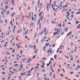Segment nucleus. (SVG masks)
<instances>
[{
    "mask_svg": "<svg viewBox=\"0 0 80 80\" xmlns=\"http://www.w3.org/2000/svg\"><path fill=\"white\" fill-rule=\"evenodd\" d=\"M8 35H10V32H8V33H7L5 34L6 36H7Z\"/></svg>",
    "mask_w": 80,
    "mask_h": 80,
    "instance_id": "bb28decb",
    "label": "nucleus"
},
{
    "mask_svg": "<svg viewBox=\"0 0 80 80\" xmlns=\"http://www.w3.org/2000/svg\"><path fill=\"white\" fill-rule=\"evenodd\" d=\"M31 60H32V59L31 58L30 59H29V60H28V61L26 62V63L27 64L28 63H29V62H30Z\"/></svg>",
    "mask_w": 80,
    "mask_h": 80,
    "instance_id": "2eb2a0df",
    "label": "nucleus"
},
{
    "mask_svg": "<svg viewBox=\"0 0 80 80\" xmlns=\"http://www.w3.org/2000/svg\"><path fill=\"white\" fill-rule=\"evenodd\" d=\"M1 5L2 7H3V3L2 2L1 3Z\"/></svg>",
    "mask_w": 80,
    "mask_h": 80,
    "instance_id": "49530a36",
    "label": "nucleus"
},
{
    "mask_svg": "<svg viewBox=\"0 0 80 80\" xmlns=\"http://www.w3.org/2000/svg\"><path fill=\"white\" fill-rule=\"evenodd\" d=\"M47 67H48L49 66V65H50V64L48 63V64H47Z\"/></svg>",
    "mask_w": 80,
    "mask_h": 80,
    "instance_id": "0e129e2a",
    "label": "nucleus"
},
{
    "mask_svg": "<svg viewBox=\"0 0 80 80\" xmlns=\"http://www.w3.org/2000/svg\"><path fill=\"white\" fill-rule=\"evenodd\" d=\"M48 53H49L50 52V53L51 54L52 53V49H51L50 50H48Z\"/></svg>",
    "mask_w": 80,
    "mask_h": 80,
    "instance_id": "6e6552de",
    "label": "nucleus"
},
{
    "mask_svg": "<svg viewBox=\"0 0 80 80\" xmlns=\"http://www.w3.org/2000/svg\"><path fill=\"white\" fill-rule=\"evenodd\" d=\"M57 54H56L54 56V58L55 59H56V58H57Z\"/></svg>",
    "mask_w": 80,
    "mask_h": 80,
    "instance_id": "aec40b11",
    "label": "nucleus"
},
{
    "mask_svg": "<svg viewBox=\"0 0 80 80\" xmlns=\"http://www.w3.org/2000/svg\"><path fill=\"white\" fill-rule=\"evenodd\" d=\"M26 75L27 76H31V74H27Z\"/></svg>",
    "mask_w": 80,
    "mask_h": 80,
    "instance_id": "c85d7f7f",
    "label": "nucleus"
},
{
    "mask_svg": "<svg viewBox=\"0 0 80 80\" xmlns=\"http://www.w3.org/2000/svg\"><path fill=\"white\" fill-rule=\"evenodd\" d=\"M32 21H33V20H34V18H33V16H32Z\"/></svg>",
    "mask_w": 80,
    "mask_h": 80,
    "instance_id": "2f4dec72",
    "label": "nucleus"
},
{
    "mask_svg": "<svg viewBox=\"0 0 80 80\" xmlns=\"http://www.w3.org/2000/svg\"><path fill=\"white\" fill-rule=\"evenodd\" d=\"M10 23H11V26H13V23H12V20H11V21L10 22Z\"/></svg>",
    "mask_w": 80,
    "mask_h": 80,
    "instance_id": "5701e85b",
    "label": "nucleus"
},
{
    "mask_svg": "<svg viewBox=\"0 0 80 80\" xmlns=\"http://www.w3.org/2000/svg\"><path fill=\"white\" fill-rule=\"evenodd\" d=\"M34 18H37V15L36 14H34Z\"/></svg>",
    "mask_w": 80,
    "mask_h": 80,
    "instance_id": "de8ad7c7",
    "label": "nucleus"
},
{
    "mask_svg": "<svg viewBox=\"0 0 80 80\" xmlns=\"http://www.w3.org/2000/svg\"><path fill=\"white\" fill-rule=\"evenodd\" d=\"M37 6H36L35 7V10L36 11V12H37Z\"/></svg>",
    "mask_w": 80,
    "mask_h": 80,
    "instance_id": "6ab92c4d",
    "label": "nucleus"
},
{
    "mask_svg": "<svg viewBox=\"0 0 80 80\" xmlns=\"http://www.w3.org/2000/svg\"><path fill=\"white\" fill-rule=\"evenodd\" d=\"M34 37L33 38V39L34 40H35V38H36V37H37V32H36L35 34H34Z\"/></svg>",
    "mask_w": 80,
    "mask_h": 80,
    "instance_id": "ddd939ff",
    "label": "nucleus"
},
{
    "mask_svg": "<svg viewBox=\"0 0 80 80\" xmlns=\"http://www.w3.org/2000/svg\"><path fill=\"white\" fill-rule=\"evenodd\" d=\"M78 23H79V22H78V21H77L75 23L76 24H78Z\"/></svg>",
    "mask_w": 80,
    "mask_h": 80,
    "instance_id": "a19ab883",
    "label": "nucleus"
},
{
    "mask_svg": "<svg viewBox=\"0 0 80 80\" xmlns=\"http://www.w3.org/2000/svg\"><path fill=\"white\" fill-rule=\"evenodd\" d=\"M15 13L14 12L13 14H12V16H14V15H15Z\"/></svg>",
    "mask_w": 80,
    "mask_h": 80,
    "instance_id": "09e8293b",
    "label": "nucleus"
},
{
    "mask_svg": "<svg viewBox=\"0 0 80 80\" xmlns=\"http://www.w3.org/2000/svg\"><path fill=\"white\" fill-rule=\"evenodd\" d=\"M23 74H24L23 72H22L21 73V76H22V75H23Z\"/></svg>",
    "mask_w": 80,
    "mask_h": 80,
    "instance_id": "052dcab7",
    "label": "nucleus"
},
{
    "mask_svg": "<svg viewBox=\"0 0 80 80\" xmlns=\"http://www.w3.org/2000/svg\"><path fill=\"white\" fill-rule=\"evenodd\" d=\"M22 31H23V29H22L18 30L17 33H21L22 32Z\"/></svg>",
    "mask_w": 80,
    "mask_h": 80,
    "instance_id": "0eeeda50",
    "label": "nucleus"
},
{
    "mask_svg": "<svg viewBox=\"0 0 80 80\" xmlns=\"http://www.w3.org/2000/svg\"><path fill=\"white\" fill-rule=\"evenodd\" d=\"M72 32H69L67 35V36H68H68H69V35H70L72 34Z\"/></svg>",
    "mask_w": 80,
    "mask_h": 80,
    "instance_id": "f8f14e48",
    "label": "nucleus"
},
{
    "mask_svg": "<svg viewBox=\"0 0 80 80\" xmlns=\"http://www.w3.org/2000/svg\"><path fill=\"white\" fill-rule=\"evenodd\" d=\"M54 5L53 3L51 4V7L52 8V10L53 11H54L55 12H57V11L56 10V9H55V8H53V7H55V6H57V5H56V3H57V2H56V1H54Z\"/></svg>",
    "mask_w": 80,
    "mask_h": 80,
    "instance_id": "f03ea898",
    "label": "nucleus"
},
{
    "mask_svg": "<svg viewBox=\"0 0 80 80\" xmlns=\"http://www.w3.org/2000/svg\"><path fill=\"white\" fill-rule=\"evenodd\" d=\"M46 30H47V27H45L44 28L43 30V31H41V32L40 33V36H42V34H43V33H45L46 32Z\"/></svg>",
    "mask_w": 80,
    "mask_h": 80,
    "instance_id": "39448f33",
    "label": "nucleus"
},
{
    "mask_svg": "<svg viewBox=\"0 0 80 80\" xmlns=\"http://www.w3.org/2000/svg\"><path fill=\"white\" fill-rule=\"evenodd\" d=\"M47 48V47L46 46H44L43 47V51L44 52H46V48Z\"/></svg>",
    "mask_w": 80,
    "mask_h": 80,
    "instance_id": "9d476101",
    "label": "nucleus"
},
{
    "mask_svg": "<svg viewBox=\"0 0 80 80\" xmlns=\"http://www.w3.org/2000/svg\"><path fill=\"white\" fill-rule=\"evenodd\" d=\"M10 13V11H7V15H9Z\"/></svg>",
    "mask_w": 80,
    "mask_h": 80,
    "instance_id": "4be33fe9",
    "label": "nucleus"
},
{
    "mask_svg": "<svg viewBox=\"0 0 80 80\" xmlns=\"http://www.w3.org/2000/svg\"><path fill=\"white\" fill-rule=\"evenodd\" d=\"M13 48H9V50H13Z\"/></svg>",
    "mask_w": 80,
    "mask_h": 80,
    "instance_id": "8fccbe9b",
    "label": "nucleus"
},
{
    "mask_svg": "<svg viewBox=\"0 0 80 80\" xmlns=\"http://www.w3.org/2000/svg\"><path fill=\"white\" fill-rule=\"evenodd\" d=\"M31 72H32V71H31V70L30 71H28L27 72V73H31Z\"/></svg>",
    "mask_w": 80,
    "mask_h": 80,
    "instance_id": "c756f323",
    "label": "nucleus"
},
{
    "mask_svg": "<svg viewBox=\"0 0 80 80\" xmlns=\"http://www.w3.org/2000/svg\"><path fill=\"white\" fill-rule=\"evenodd\" d=\"M2 2H4V4H6V2H5V0H3Z\"/></svg>",
    "mask_w": 80,
    "mask_h": 80,
    "instance_id": "72a5a7b5",
    "label": "nucleus"
},
{
    "mask_svg": "<svg viewBox=\"0 0 80 80\" xmlns=\"http://www.w3.org/2000/svg\"><path fill=\"white\" fill-rule=\"evenodd\" d=\"M32 47V44H30L28 48H30V47Z\"/></svg>",
    "mask_w": 80,
    "mask_h": 80,
    "instance_id": "864d4df0",
    "label": "nucleus"
},
{
    "mask_svg": "<svg viewBox=\"0 0 80 80\" xmlns=\"http://www.w3.org/2000/svg\"><path fill=\"white\" fill-rule=\"evenodd\" d=\"M8 8V6H6V10H7V9Z\"/></svg>",
    "mask_w": 80,
    "mask_h": 80,
    "instance_id": "79ce46f5",
    "label": "nucleus"
},
{
    "mask_svg": "<svg viewBox=\"0 0 80 80\" xmlns=\"http://www.w3.org/2000/svg\"><path fill=\"white\" fill-rule=\"evenodd\" d=\"M35 57H36V55H34L32 58V59H34V58H35Z\"/></svg>",
    "mask_w": 80,
    "mask_h": 80,
    "instance_id": "f704fd0d",
    "label": "nucleus"
},
{
    "mask_svg": "<svg viewBox=\"0 0 80 80\" xmlns=\"http://www.w3.org/2000/svg\"><path fill=\"white\" fill-rule=\"evenodd\" d=\"M37 52H38V48L36 49L35 50L34 52V53H37Z\"/></svg>",
    "mask_w": 80,
    "mask_h": 80,
    "instance_id": "f3484780",
    "label": "nucleus"
},
{
    "mask_svg": "<svg viewBox=\"0 0 80 80\" xmlns=\"http://www.w3.org/2000/svg\"><path fill=\"white\" fill-rule=\"evenodd\" d=\"M29 25L30 27L31 26V25H32V28H35V26L33 25V23L31 22V24H29Z\"/></svg>",
    "mask_w": 80,
    "mask_h": 80,
    "instance_id": "1a4fd4ad",
    "label": "nucleus"
},
{
    "mask_svg": "<svg viewBox=\"0 0 80 80\" xmlns=\"http://www.w3.org/2000/svg\"><path fill=\"white\" fill-rule=\"evenodd\" d=\"M46 45L47 47L48 46V45H49V44L48 43H47L46 44Z\"/></svg>",
    "mask_w": 80,
    "mask_h": 80,
    "instance_id": "ea45409f",
    "label": "nucleus"
},
{
    "mask_svg": "<svg viewBox=\"0 0 80 80\" xmlns=\"http://www.w3.org/2000/svg\"><path fill=\"white\" fill-rule=\"evenodd\" d=\"M57 34H58V35H59L58 34V32H53V36H55Z\"/></svg>",
    "mask_w": 80,
    "mask_h": 80,
    "instance_id": "9b49d317",
    "label": "nucleus"
},
{
    "mask_svg": "<svg viewBox=\"0 0 80 80\" xmlns=\"http://www.w3.org/2000/svg\"><path fill=\"white\" fill-rule=\"evenodd\" d=\"M51 5V2H49V4H47V10L48 11V12H49V9L51 8H50V6Z\"/></svg>",
    "mask_w": 80,
    "mask_h": 80,
    "instance_id": "20e7f679",
    "label": "nucleus"
},
{
    "mask_svg": "<svg viewBox=\"0 0 80 80\" xmlns=\"http://www.w3.org/2000/svg\"><path fill=\"white\" fill-rule=\"evenodd\" d=\"M28 14L29 16H31V13H30V12H29Z\"/></svg>",
    "mask_w": 80,
    "mask_h": 80,
    "instance_id": "680f3d73",
    "label": "nucleus"
},
{
    "mask_svg": "<svg viewBox=\"0 0 80 80\" xmlns=\"http://www.w3.org/2000/svg\"><path fill=\"white\" fill-rule=\"evenodd\" d=\"M0 23H3V20L1 19V20H0Z\"/></svg>",
    "mask_w": 80,
    "mask_h": 80,
    "instance_id": "7c9ffc66",
    "label": "nucleus"
},
{
    "mask_svg": "<svg viewBox=\"0 0 80 80\" xmlns=\"http://www.w3.org/2000/svg\"><path fill=\"white\" fill-rule=\"evenodd\" d=\"M73 72L72 71L71 72L69 73L70 74H73Z\"/></svg>",
    "mask_w": 80,
    "mask_h": 80,
    "instance_id": "6e6d98bb",
    "label": "nucleus"
},
{
    "mask_svg": "<svg viewBox=\"0 0 80 80\" xmlns=\"http://www.w3.org/2000/svg\"><path fill=\"white\" fill-rule=\"evenodd\" d=\"M15 29H12V31L14 33H15Z\"/></svg>",
    "mask_w": 80,
    "mask_h": 80,
    "instance_id": "a18cd8bd",
    "label": "nucleus"
},
{
    "mask_svg": "<svg viewBox=\"0 0 80 80\" xmlns=\"http://www.w3.org/2000/svg\"><path fill=\"white\" fill-rule=\"evenodd\" d=\"M68 28H66L65 29V32H67V31H68Z\"/></svg>",
    "mask_w": 80,
    "mask_h": 80,
    "instance_id": "e433bc0d",
    "label": "nucleus"
},
{
    "mask_svg": "<svg viewBox=\"0 0 80 80\" xmlns=\"http://www.w3.org/2000/svg\"><path fill=\"white\" fill-rule=\"evenodd\" d=\"M40 0H39L38 2V7H39L40 6V8H42L43 7V4L41 2L40 3Z\"/></svg>",
    "mask_w": 80,
    "mask_h": 80,
    "instance_id": "7ed1b4c3",
    "label": "nucleus"
},
{
    "mask_svg": "<svg viewBox=\"0 0 80 80\" xmlns=\"http://www.w3.org/2000/svg\"><path fill=\"white\" fill-rule=\"evenodd\" d=\"M52 62H51V61H49V64H52Z\"/></svg>",
    "mask_w": 80,
    "mask_h": 80,
    "instance_id": "4d7b16f0",
    "label": "nucleus"
},
{
    "mask_svg": "<svg viewBox=\"0 0 80 80\" xmlns=\"http://www.w3.org/2000/svg\"><path fill=\"white\" fill-rule=\"evenodd\" d=\"M20 66L21 67V68H23V64L20 65Z\"/></svg>",
    "mask_w": 80,
    "mask_h": 80,
    "instance_id": "473e14b6",
    "label": "nucleus"
},
{
    "mask_svg": "<svg viewBox=\"0 0 80 80\" xmlns=\"http://www.w3.org/2000/svg\"><path fill=\"white\" fill-rule=\"evenodd\" d=\"M62 46L61 45V46L60 47L59 49H62Z\"/></svg>",
    "mask_w": 80,
    "mask_h": 80,
    "instance_id": "774afa93",
    "label": "nucleus"
},
{
    "mask_svg": "<svg viewBox=\"0 0 80 80\" xmlns=\"http://www.w3.org/2000/svg\"><path fill=\"white\" fill-rule=\"evenodd\" d=\"M54 30L55 32H58V34H60V30L58 29L57 28H55L54 29Z\"/></svg>",
    "mask_w": 80,
    "mask_h": 80,
    "instance_id": "423d86ee",
    "label": "nucleus"
},
{
    "mask_svg": "<svg viewBox=\"0 0 80 80\" xmlns=\"http://www.w3.org/2000/svg\"><path fill=\"white\" fill-rule=\"evenodd\" d=\"M18 64H16L14 66H15V67H17V66H18Z\"/></svg>",
    "mask_w": 80,
    "mask_h": 80,
    "instance_id": "37998d69",
    "label": "nucleus"
},
{
    "mask_svg": "<svg viewBox=\"0 0 80 80\" xmlns=\"http://www.w3.org/2000/svg\"><path fill=\"white\" fill-rule=\"evenodd\" d=\"M67 14L68 16H69V15H70V12H67Z\"/></svg>",
    "mask_w": 80,
    "mask_h": 80,
    "instance_id": "cd10ccee",
    "label": "nucleus"
},
{
    "mask_svg": "<svg viewBox=\"0 0 80 80\" xmlns=\"http://www.w3.org/2000/svg\"><path fill=\"white\" fill-rule=\"evenodd\" d=\"M6 2L7 5H8V1H7V0H6Z\"/></svg>",
    "mask_w": 80,
    "mask_h": 80,
    "instance_id": "5fc2aeb1",
    "label": "nucleus"
},
{
    "mask_svg": "<svg viewBox=\"0 0 80 80\" xmlns=\"http://www.w3.org/2000/svg\"><path fill=\"white\" fill-rule=\"evenodd\" d=\"M31 60H32V59L31 58L30 59H29V60H28V61L26 62V63L27 64L28 63H29V62H30Z\"/></svg>",
    "mask_w": 80,
    "mask_h": 80,
    "instance_id": "dca6fc26",
    "label": "nucleus"
},
{
    "mask_svg": "<svg viewBox=\"0 0 80 80\" xmlns=\"http://www.w3.org/2000/svg\"><path fill=\"white\" fill-rule=\"evenodd\" d=\"M36 42L37 43V42H38V39H36Z\"/></svg>",
    "mask_w": 80,
    "mask_h": 80,
    "instance_id": "13d9d810",
    "label": "nucleus"
},
{
    "mask_svg": "<svg viewBox=\"0 0 80 80\" xmlns=\"http://www.w3.org/2000/svg\"><path fill=\"white\" fill-rule=\"evenodd\" d=\"M2 11L1 12V13L2 14V15H4V13H3V11H4V8H2Z\"/></svg>",
    "mask_w": 80,
    "mask_h": 80,
    "instance_id": "a211bd4d",
    "label": "nucleus"
},
{
    "mask_svg": "<svg viewBox=\"0 0 80 80\" xmlns=\"http://www.w3.org/2000/svg\"><path fill=\"white\" fill-rule=\"evenodd\" d=\"M7 20H8V19L7 18L5 20V24H7Z\"/></svg>",
    "mask_w": 80,
    "mask_h": 80,
    "instance_id": "b1692460",
    "label": "nucleus"
},
{
    "mask_svg": "<svg viewBox=\"0 0 80 80\" xmlns=\"http://www.w3.org/2000/svg\"><path fill=\"white\" fill-rule=\"evenodd\" d=\"M66 57L68 59H69V57L67 56H66Z\"/></svg>",
    "mask_w": 80,
    "mask_h": 80,
    "instance_id": "bf43d9fd",
    "label": "nucleus"
},
{
    "mask_svg": "<svg viewBox=\"0 0 80 80\" xmlns=\"http://www.w3.org/2000/svg\"><path fill=\"white\" fill-rule=\"evenodd\" d=\"M15 43H14L13 44H12V47H15Z\"/></svg>",
    "mask_w": 80,
    "mask_h": 80,
    "instance_id": "e2e57ef3",
    "label": "nucleus"
},
{
    "mask_svg": "<svg viewBox=\"0 0 80 80\" xmlns=\"http://www.w3.org/2000/svg\"><path fill=\"white\" fill-rule=\"evenodd\" d=\"M47 38V36H45V37L44 38V39L45 40H46Z\"/></svg>",
    "mask_w": 80,
    "mask_h": 80,
    "instance_id": "338daca9",
    "label": "nucleus"
},
{
    "mask_svg": "<svg viewBox=\"0 0 80 80\" xmlns=\"http://www.w3.org/2000/svg\"><path fill=\"white\" fill-rule=\"evenodd\" d=\"M34 22H37V18H34Z\"/></svg>",
    "mask_w": 80,
    "mask_h": 80,
    "instance_id": "c9c22d12",
    "label": "nucleus"
},
{
    "mask_svg": "<svg viewBox=\"0 0 80 80\" xmlns=\"http://www.w3.org/2000/svg\"><path fill=\"white\" fill-rule=\"evenodd\" d=\"M70 60H71V61H73V59L72 58H70Z\"/></svg>",
    "mask_w": 80,
    "mask_h": 80,
    "instance_id": "4c0bfd02",
    "label": "nucleus"
},
{
    "mask_svg": "<svg viewBox=\"0 0 80 80\" xmlns=\"http://www.w3.org/2000/svg\"><path fill=\"white\" fill-rule=\"evenodd\" d=\"M45 67V66L44 65H42L41 66V68H44Z\"/></svg>",
    "mask_w": 80,
    "mask_h": 80,
    "instance_id": "603ef678",
    "label": "nucleus"
},
{
    "mask_svg": "<svg viewBox=\"0 0 80 80\" xmlns=\"http://www.w3.org/2000/svg\"><path fill=\"white\" fill-rule=\"evenodd\" d=\"M6 53L7 55H11L10 53H8V52H6Z\"/></svg>",
    "mask_w": 80,
    "mask_h": 80,
    "instance_id": "58836bf2",
    "label": "nucleus"
},
{
    "mask_svg": "<svg viewBox=\"0 0 80 80\" xmlns=\"http://www.w3.org/2000/svg\"><path fill=\"white\" fill-rule=\"evenodd\" d=\"M11 1L12 3V4H13V5H15V3H15V1H14V0H12V1Z\"/></svg>",
    "mask_w": 80,
    "mask_h": 80,
    "instance_id": "412c9836",
    "label": "nucleus"
},
{
    "mask_svg": "<svg viewBox=\"0 0 80 80\" xmlns=\"http://www.w3.org/2000/svg\"><path fill=\"white\" fill-rule=\"evenodd\" d=\"M43 60H47V59L45 58V57H43L42 58Z\"/></svg>",
    "mask_w": 80,
    "mask_h": 80,
    "instance_id": "3c124183",
    "label": "nucleus"
},
{
    "mask_svg": "<svg viewBox=\"0 0 80 80\" xmlns=\"http://www.w3.org/2000/svg\"><path fill=\"white\" fill-rule=\"evenodd\" d=\"M20 46H18L17 47V48H18V49H20Z\"/></svg>",
    "mask_w": 80,
    "mask_h": 80,
    "instance_id": "a878e982",
    "label": "nucleus"
},
{
    "mask_svg": "<svg viewBox=\"0 0 80 80\" xmlns=\"http://www.w3.org/2000/svg\"><path fill=\"white\" fill-rule=\"evenodd\" d=\"M44 18V17L43 15H42L41 18H40L39 19L38 21L37 24L38 25H39V30H41V28H42V24L41 22H40V21H42L43 20V19Z\"/></svg>",
    "mask_w": 80,
    "mask_h": 80,
    "instance_id": "f257e3e1",
    "label": "nucleus"
},
{
    "mask_svg": "<svg viewBox=\"0 0 80 80\" xmlns=\"http://www.w3.org/2000/svg\"><path fill=\"white\" fill-rule=\"evenodd\" d=\"M50 60H51V61H53V58H51Z\"/></svg>",
    "mask_w": 80,
    "mask_h": 80,
    "instance_id": "c03bdc74",
    "label": "nucleus"
},
{
    "mask_svg": "<svg viewBox=\"0 0 80 80\" xmlns=\"http://www.w3.org/2000/svg\"><path fill=\"white\" fill-rule=\"evenodd\" d=\"M15 49H13V50L12 53H14V52H15Z\"/></svg>",
    "mask_w": 80,
    "mask_h": 80,
    "instance_id": "69168bd1",
    "label": "nucleus"
},
{
    "mask_svg": "<svg viewBox=\"0 0 80 80\" xmlns=\"http://www.w3.org/2000/svg\"><path fill=\"white\" fill-rule=\"evenodd\" d=\"M43 12L42 11L39 14V16L40 17H41V15H42V14H43Z\"/></svg>",
    "mask_w": 80,
    "mask_h": 80,
    "instance_id": "4468645a",
    "label": "nucleus"
},
{
    "mask_svg": "<svg viewBox=\"0 0 80 80\" xmlns=\"http://www.w3.org/2000/svg\"><path fill=\"white\" fill-rule=\"evenodd\" d=\"M38 68H39V67H38V66H36L34 68V69H37Z\"/></svg>",
    "mask_w": 80,
    "mask_h": 80,
    "instance_id": "393cba45",
    "label": "nucleus"
}]
</instances>
